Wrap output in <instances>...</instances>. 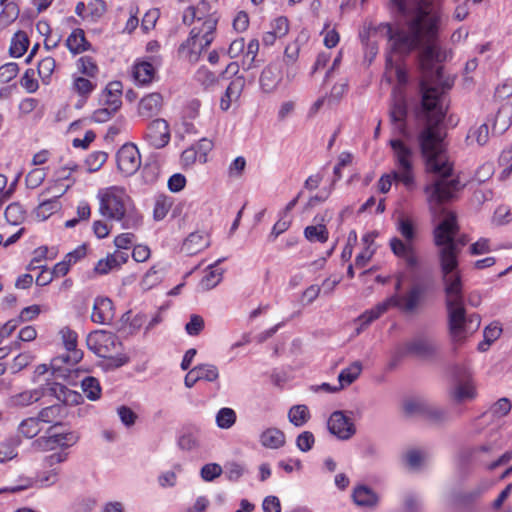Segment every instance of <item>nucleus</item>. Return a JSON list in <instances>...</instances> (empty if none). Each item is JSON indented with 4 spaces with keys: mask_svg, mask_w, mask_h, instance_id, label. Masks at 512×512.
Here are the masks:
<instances>
[{
    "mask_svg": "<svg viewBox=\"0 0 512 512\" xmlns=\"http://www.w3.org/2000/svg\"><path fill=\"white\" fill-rule=\"evenodd\" d=\"M77 69L81 74H84L88 77H96L98 74V66L96 62L93 60L90 56H82L80 57L77 62Z\"/></svg>",
    "mask_w": 512,
    "mask_h": 512,
    "instance_id": "44",
    "label": "nucleus"
},
{
    "mask_svg": "<svg viewBox=\"0 0 512 512\" xmlns=\"http://www.w3.org/2000/svg\"><path fill=\"white\" fill-rule=\"evenodd\" d=\"M96 88V84L87 78L73 76L72 90L83 98H87Z\"/></svg>",
    "mask_w": 512,
    "mask_h": 512,
    "instance_id": "40",
    "label": "nucleus"
},
{
    "mask_svg": "<svg viewBox=\"0 0 512 512\" xmlns=\"http://www.w3.org/2000/svg\"><path fill=\"white\" fill-rule=\"evenodd\" d=\"M425 454L416 449L409 450L405 455V460L409 467L413 469L419 468L424 462Z\"/></svg>",
    "mask_w": 512,
    "mask_h": 512,
    "instance_id": "63",
    "label": "nucleus"
},
{
    "mask_svg": "<svg viewBox=\"0 0 512 512\" xmlns=\"http://www.w3.org/2000/svg\"><path fill=\"white\" fill-rule=\"evenodd\" d=\"M218 16H210L200 25H195L188 39L181 44L179 50L190 62H197L201 53L210 46L215 38Z\"/></svg>",
    "mask_w": 512,
    "mask_h": 512,
    "instance_id": "7",
    "label": "nucleus"
},
{
    "mask_svg": "<svg viewBox=\"0 0 512 512\" xmlns=\"http://www.w3.org/2000/svg\"><path fill=\"white\" fill-rule=\"evenodd\" d=\"M396 228L405 241L394 237L390 240V248L395 256L404 261L408 269L415 270L420 265V259L413 245L416 238L414 223L410 218L401 216L397 220Z\"/></svg>",
    "mask_w": 512,
    "mask_h": 512,
    "instance_id": "6",
    "label": "nucleus"
},
{
    "mask_svg": "<svg viewBox=\"0 0 512 512\" xmlns=\"http://www.w3.org/2000/svg\"><path fill=\"white\" fill-rule=\"evenodd\" d=\"M424 294L425 288L420 284H414L405 294L389 297L357 318L356 321L359 323L357 333L359 334L392 306L398 307L405 313L415 312L421 305Z\"/></svg>",
    "mask_w": 512,
    "mask_h": 512,
    "instance_id": "4",
    "label": "nucleus"
},
{
    "mask_svg": "<svg viewBox=\"0 0 512 512\" xmlns=\"http://www.w3.org/2000/svg\"><path fill=\"white\" fill-rule=\"evenodd\" d=\"M86 344L94 354L108 360L109 368H119L128 362V357L121 353V341L112 332L95 330L88 334Z\"/></svg>",
    "mask_w": 512,
    "mask_h": 512,
    "instance_id": "5",
    "label": "nucleus"
},
{
    "mask_svg": "<svg viewBox=\"0 0 512 512\" xmlns=\"http://www.w3.org/2000/svg\"><path fill=\"white\" fill-rule=\"evenodd\" d=\"M118 170L124 176L135 174L141 166V156L137 146L133 143L124 144L116 154Z\"/></svg>",
    "mask_w": 512,
    "mask_h": 512,
    "instance_id": "12",
    "label": "nucleus"
},
{
    "mask_svg": "<svg viewBox=\"0 0 512 512\" xmlns=\"http://www.w3.org/2000/svg\"><path fill=\"white\" fill-rule=\"evenodd\" d=\"M66 189L60 190L57 189V184L55 183L53 186L48 187L45 191H43L39 198L54 192L53 196L50 199H42L38 207L36 208V216L41 220H46L49 216L56 213L61 208V203L59 198L65 193Z\"/></svg>",
    "mask_w": 512,
    "mask_h": 512,
    "instance_id": "16",
    "label": "nucleus"
},
{
    "mask_svg": "<svg viewBox=\"0 0 512 512\" xmlns=\"http://www.w3.org/2000/svg\"><path fill=\"white\" fill-rule=\"evenodd\" d=\"M362 371V364L360 361H355L347 368L341 370L338 375V381L340 384V388H344L345 386L353 383Z\"/></svg>",
    "mask_w": 512,
    "mask_h": 512,
    "instance_id": "34",
    "label": "nucleus"
},
{
    "mask_svg": "<svg viewBox=\"0 0 512 512\" xmlns=\"http://www.w3.org/2000/svg\"><path fill=\"white\" fill-rule=\"evenodd\" d=\"M52 428L49 430V435L42 436L33 441L32 447L37 451H50L57 447L68 448L75 445L79 440V434L75 431L65 433H51Z\"/></svg>",
    "mask_w": 512,
    "mask_h": 512,
    "instance_id": "11",
    "label": "nucleus"
},
{
    "mask_svg": "<svg viewBox=\"0 0 512 512\" xmlns=\"http://www.w3.org/2000/svg\"><path fill=\"white\" fill-rule=\"evenodd\" d=\"M259 51V41L251 39L245 47L242 65L249 70L256 66L255 61Z\"/></svg>",
    "mask_w": 512,
    "mask_h": 512,
    "instance_id": "42",
    "label": "nucleus"
},
{
    "mask_svg": "<svg viewBox=\"0 0 512 512\" xmlns=\"http://www.w3.org/2000/svg\"><path fill=\"white\" fill-rule=\"evenodd\" d=\"M169 124L165 119L157 118L148 123L145 139L154 148L165 147L170 141Z\"/></svg>",
    "mask_w": 512,
    "mask_h": 512,
    "instance_id": "13",
    "label": "nucleus"
},
{
    "mask_svg": "<svg viewBox=\"0 0 512 512\" xmlns=\"http://www.w3.org/2000/svg\"><path fill=\"white\" fill-rule=\"evenodd\" d=\"M108 154L103 151H96L89 155L87 158V164L90 171L99 170L102 165L107 161Z\"/></svg>",
    "mask_w": 512,
    "mask_h": 512,
    "instance_id": "57",
    "label": "nucleus"
},
{
    "mask_svg": "<svg viewBox=\"0 0 512 512\" xmlns=\"http://www.w3.org/2000/svg\"><path fill=\"white\" fill-rule=\"evenodd\" d=\"M236 420L237 414L235 410L229 407L219 409L215 415L217 427L224 430L232 428L235 425Z\"/></svg>",
    "mask_w": 512,
    "mask_h": 512,
    "instance_id": "35",
    "label": "nucleus"
},
{
    "mask_svg": "<svg viewBox=\"0 0 512 512\" xmlns=\"http://www.w3.org/2000/svg\"><path fill=\"white\" fill-rule=\"evenodd\" d=\"M406 349L417 357L429 358L436 353L438 345L431 336L418 335L406 344Z\"/></svg>",
    "mask_w": 512,
    "mask_h": 512,
    "instance_id": "18",
    "label": "nucleus"
},
{
    "mask_svg": "<svg viewBox=\"0 0 512 512\" xmlns=\"http://www.w3.org/2000/svg\"><path fill=\"white\" fill-rule=\"evenodd\" d=\"M499 162L503 167L501 177H508L512 173V146L501 153Z\"/></svg>",
    "mask_w": 512,
    "mask_h": 512,
    "instance_id": "60",
    "label": "nucleus"
},
{
    "mask_svg": "<svg viewBox=\"0 0 512 512\" xmlns=\"http://www.w3.org/2000/svg\"><path fill=\"white\" fill-rule=\"evenodd\" d=\"M389 145L393 151L395 181L402 183L407 190H413L416 186L414 150L401 139H391Z\"/></svg>",
    "mask_w": 512,
    "mask_h": 512,
    "instance_id": "8",
    "label": "nucleus"
},
{
    "mask_svg": "<svg viewBox=\"0 0 512 512\" xmlns=\"http://www.w3.org/2000/svg\"><path fill=\"white\" fill-rule=\"evenodd\" d=\"M162 106V95L157 92L149 93L139 101L138 114L145 119H150L160 113Z\"/></svg>",
    "mask_w": 512,
    "mask_h": 512,
    "instance_id": "22",
    "label": "nucleus"
},
{
    "mask_svg": "<svg viewBox=\"0 0 512 512\" xmlns=\"http://www.w3.org/2000/svg\"><path fill=\"white\" fill-rule=\"evenodd\" d=\"M56 63L52 57L42 59L38 64V73L42 79H48L55 69Z\"/></svg>",
    "mask_w": 512,
    "mask_h": 512,
    "instance_id": "61",
    "label": "nucleus"
},
{
    "mask_svg": "<svg viewBox=\"0 0 512 512\" xmlns=\"http://www.w3.org/2000/svg\"><path fill=\"white\" fill-rule=\"evenodd\" d=\"M76 396L71 390L67 389L64 385L51 382L47 383L45 387L41 389L26 390L17 393L9 398V405L11 407H26L31 405L43 396H54L59 401H68V396Z\"/></svg>",
    "mask_w": 512,
    "mask_h": 512,
    "instance_id": "9",
    "label": "nucleus"
},
{
    "mask_svg": "<svg viewBox=\"0 0 512 512\" xmlns=\"http://www.w3.org/2000/svg\"><path fill=\"white\" fill-rule=\"evenodd\" d=\"M29 40L25 32H17L11 41L10 54L15 58H19L27 51Z\"/></svg>",
    "mask_w": 512,
    "mask_h": 512,
    "instance_id": "39",
    "label": "nucleus"
},
{
    "mask_svg": "<svg viewBox=\"0 0 512 512\" xmlns=\"http://www.w3.org/2000/svg\"><path fill=\"white\" fill-rule=\"evenodd\" d=\"M493 173V164L490 162H486L476 170L474 174V180L477 181L478 183H484L485 181L491 178Z\"/></svg>",
    "mask_w": 512,
    "mask_h": 512,
    "instance_id": "64",
    "label": "nucleus"
},
{
    "mask_svg": "<svg viewBox=\"0 0 512 512\" xmlns=\"http://www.w3.org/2000/svg\"><path fill=\"white\" fill-rule=\"evenodd\" d=\"M21 444L19 437L7 439L0 447V463L12 460L17 456V448Z\"/></svg>",
    "mask_w": 512,
    "mask_h": 512,
    "instance_id": "38",
    "label": "nucleus"
},
{
    "mask_svg": "<svg viewBox=\"0 0 512 512\" xmlns=\"http://www.w3.org/2000/svg\"><path fill=\"white\" fill-rule=\"evenodd\" d=\"M210 16H217L211 11L209 3L205 0L200 1L196 6H189L183 13V23L186 25H200Z\"/></svg>",
    "mask_w": 512,
    "mask_h": 512,
    "instance_id": "21",
    "label": "nucleus"
},
{
    "mask_svg": "<svg viewBox=\"0 0 512 512\" xmlns=\"http://www.w3.org/2000/svg\"><path fill=\"white\" fill-rule=\"evenodd\" d=\"M245 473V468L243 465L230 462L225 465V476L229 481H238Z\"/></svg>",
    "mask_w": 512,
    "mask_h": 512,
    "instance_id": "56",
    "label": "nucleus"
},
{
    "mask_svg": "<svg viewBox=\"0 0 512 512\" xmlns=\"http://www.w3.org/2000/svg\"><path fill=\"white\" fill-rule=\"evenodd\" d=\"M199 381L215 382L219 378L218 368L213 364H200L194 367Z\"/></svg>",
    "mask_w": 512,
    "mask_h": 512,
    "instance_id": "46",
    "label": "nucleus"
},
{
    "mask_svg": "<svg viewBox=\"0 0 512 512\" xmlns=\"http://www.w3.org/2000/svg\"><path fill=\"white\" fill-rule=\"evenodd\" d=\"M99 213L110 220L121 223L123 229H137L142 224V215L135 208L131 197L122 186H110L98 191Z\"/></svg>",
    "mask_w": 512,
    "mask_h": 512,
    "instance_id": "3",
    "label": "nucleus"
},
{
    "mask_svg": "<svg viewBox=\"0 0 512 512\" xmlns=\"http://www.w3.org/2000/svg\"><path fill=\"white\" fill-rule=\"evenodd\" d=\"M87 10L89 12L88 17H90L92 21H97L105 14L107 6L103 0H91L87 4Z\"/></svg>",
    "mask_w": 512,
    "mask_h": 512,
    "instance_id": "53",
    "label": "nucleus"
},
{
    "mask_svg": "<svg viewBox=\"0 0 512 512\" xmlns=\"http://www.w3.org/2000/svg\"><path fill=\"white\" fill-rule=\"evenodd\" d=\"M352 497L355 504L362 507H374L378 502V496L375 492L365 485L357 486Z\"/></svg>",
    "mask_w": 512,
    "mask_h": 512,
    "instance_id": "29",
    "label": "nucleus"
},
{
    "mask_svg": "<svg viewBox=\"0 0 512 512\" xmlns=\"http://www.w3.org/2000/svg\"><path fill=\"white\" fill-rule=\"evenodd\" d=\"M260 444L267 449H280L286 443L285 433L276 427L264 429L259 435Z\"/></svg>",
    "mask_w": 512,
    "mask_h": 512,
    "instance_id": "24",
    "label": "nucleus"
},
{
    "mask_svg": "<svg viewBox=\"0 0 512 512\" xmlns=\"http://www.w3.org/2000/svg\"><path fill=\"white\" fill-rule=\"evenodd\" d=\"M245 87V79L244 77H236L231 83L228 85L225 93L226 97L234 100H238L242 94V91Z\"/></svg>",
    "mask_w": 512,
    "mask_h": 512,
    "instance_id": "51",
    "label": "nucleus"
},
{
    "mask_svg": "<svg viewBox=\"0 0 512 512\" xmlns=\"http://www.w3.org/2000/svg\"><path fill=\"white\" fill-rule=\"evenodd\" d=\"M304 235L309 241H318L324 243L328 239V231L323 224L307 226Z\"/></svg>",
    "mask_w": 512,
    "mask_h": 512,
    "instance_id": "45",
    "label": "nucleus"
},
{
    "mask_svg": "<svg viewBox=\"0 0 512 512\" xmlns=\"http://www.w3.org/2000/svg\"><path fill=\"white\" fill-rule=\"evenodd\" d=\"M204 319L202 316L193 314L190 316L189 322L185 325V331L190 336H197L204 329Z\"/></svg>",
    "mask_w": 512,
    "mask_h": 512,
    "instance_id": "55",
    "label": "nucleus"
},
{
    "mask_svg": "<svg viewBox=\"0 0 512 512\" xmlns=\"http://www.w3.org/2000/svg\"><path fill=\"white\" fill-rule=\"evenodd\" d=\"M407 115V105L405 99L399 95L395 96L390 108V119L395 124L400 133L404 134L406 130L405 119Z\"/></svg>",
    "mask_w": 512,
    "mask_h": 512,
    "instance_id": "25",
    "label": "nucleus"
},
{
    "mask_svg": "<svg viewBox=\"0 0 512 512\" xmlns=\"http://www.w3.org/2000/svg\"><path fill=\"white\" fill-rule=\"evenodd\" d=\"M159 15H160V12L156 8L148 10L142 18V22H141L142 30L147 33L151 29H153L155 27V24H156L158 18H159Z\"/></svg>",
    "mask_w": 512,
    "mask_h": 512,
    "instance_id": "58",
    "label": "nucleus"
},
{
    "mask_svg": "<svg viewBox=\"0 0 512 512\" xmlns=\"http://www.w3.org/2000/svg\"><path fill=\"white\" fill-rule=\"evenodd\" d=\"M497 250L496 247L490 245V241L487 238H480L478 241L470 246V253L472 255L486 254L491 251Z\"/></svg>",
    "mask_w": 512,
    "mask_h": 512,
    "instance_id": "59",
    "label": "nucleus"
},
{
    "mask_svg": "<svg viewBox=\"0 0 512 512\" xmlns=\"http://www.w3.org/2000/svg\"><path fill=\"white\" fill-rule=\"evenodd\" d=\"M115 312L112 301L107 297H97L94 300L91 320L97 324H109Z\"/></svg>",
    "mask_w": 512,
    "mask_h": 512,
    "instance_id": "20",
    "label": "nucleus"
},
{
    "mask_svg": "<svg viewBox=\"0 0 512 512\" xmlns=\"http://www.w3.org/2000/svg\"><path fill=\"white\" fill-rule=\"evenodd\" d=\"M452 398L458 402H466L475 399L477 391L472 381H459L451 392Z\"/></svg>",
    "mask_w": 512,
    "mask_h": 512,
    "instance_id": "28",
    "label": "nucleus"
},
{
    "mask_svg": "<svg viewBox=\"0 0 512 512\" xmlns=\"http://www.w3.org/2000/svg\"><path fill=\"white\" fill-rule=\"evenodd\" d=\"M424 419L432 425L442 426L452 420L448 409L428 404Z\"/></svg>",
    "mask_w": 512,
    "mask_h": 512,
    "instance_id": "30",
    "label": "nucleus"
},
{
    "mask_svg": "<svg viewBox=\"0 0 512 512\" xmlns=\"http://www.w3.org/2000/svg\"><path fill=\"white\" fill-rule=\"evenodd\" d=\"M510 111L507 109H499L494 123V128L499 132H504L510 125Z\"/></svg>",
    "mask_w": 512,
    "mask_h": 512,
    "instance_id": "62",
    "label": "nucleus"
},
{
    "mask_svg": "<svg viewBox=\"0 0 512 512\" xmlns=\"http://www.w3.org/2000/svg\"><path fill=\"white\" fill-rule=\"evenodd\" d=\"M511 408L512 404L508 398L503 397L498 399L490 406L486 412H484L479 418L473 421L472 425L474 432L479 433L480 429L478 426L482 424V422H485L488 418L500 419L506 416L511 411Z\"/></svg>",
    "mask_w": 512,
    "mask_h": 512,
    "instance_id": "19",
    "label": "nucleus"
},
{
    "mask_svg": "<svg viewBox=\"0 0 512 512\" xmlns=\"http://www.w3.org/2000/svg\"><path fill=\"white\" fill-rule=\"evenodd\" d=\"M442 212L444 218L434 229V241L441 247L439 256L450 335L453 342H461L478 330L481 320L478 314L466 315L463 284L457 270L458 248L454 239L458 232L456 215Z\"/></svg>",
    "mask_w": 512,
    "mask_h": 512,
    "instance_id": "2",
    "label": "nucleus"
},
{
    "mask_svg": "<svg viewBox=\"0 0 512 512\" xmlns=\"http://www.w3.org/2000/svg\"><path fill=\"white\" fill-rule=\"evenodd\" d=\"M81 388L84 395L91 401H96L101 397V386L95 377L87 376L81 381Z\"/></svg>",
    "mask_w": 512,
    "mask_h": 512,
    "instance_id": "37",
    "label": "nucleus"
},
{
    "mask_svg": "<svg viewBox=\"0 0 512 512\" xmlns=\"http://www.w3.org/2000/svg\"><path fill=\"white\" fill-rule=\"evenodd\" d=\"M223 472L222 467L217 463L205 464L200 470V476L205 482H211L218 478Z\"/></svg>",
    "mask_w": 512,
    "mask_h": 512,
    "instance_id": "48",
    "label": "nucleus"
},
{
    "mask_svg": "<svg viewBox=\"0 0 512 512\" xmlns=\"http://www.w3.org/2000/svg\"><path fill=\"white\" fill-rule=\"evenodd\" d=\"M66 47L73 54H80L90 49V43L86 40L82 29H74L66 39Z\"/></svg>",
    "mask_w": 512,
    "mask_h": 512,
    "instance_id": "27",
    "label": "nucleus"
},
{
    "mask_svg": "<svg viewBox=\"0 0 512 512\" xmlns=\"http://www.w3.org/2000/svg\"><path fill=\"white\" fill-rule=\"evenodd\" d=\"M128 260V254L122 251H115L112 254L107 255L106 258L100 259L95 267L94 271L97 274L105 275L109 272L119 269Z\"/></svg>",
    "mask_w": 512,
    "mask_h": 512,
    "instance_id": "23",
    "label": "nucleus"
},
{
    "mask_svg": "<svg viewBox=\"0 0 512 512\" xmlns=\"http://www.w3.org/2000/svg\"><path fill=\"white\" fill-rule=\"evenodd\" d=\"M428 402L421 398H408L403 403L404 412L409 416H421L424 418Z\"/></svg>",
    "mask_w": 512,
    "mask_h": 512,
    "instance_id": "36",
    "label": "nucleus"
},
{
    "mask_svg": "<svg viewBox=\"0 0 512 512\" xmlns=\"http://www.w3.org/2000/svg\"><path fill=\"white\" fill-rule=\"evenodd\" d=\"M315 444V437L310 431H303L296 437V446L302 452L310 451Z\"/></svg>",
    "mask_w": 512,
    "mask_h": 512,
    "instance_id": "54",
    "label": "nucleus"
},
{
    "mask_svg": "<svg viewBox=\"0 0 512 512\" xmlns=\"http://www.w3.org/2000/svg\"><path fill=\"white\" fill-rule=\"evenodd\" d=\"M208 236L204 232H193L184 240L182 251L187 255H195L209 246Z\"/></svg>",
    "mask_w": 512,
    "mask_h": 512,
    "instance_id": "26",
    "label": "nucleus"
},
{
    "mask_svg": "<svg viewBox=\"0 0 512 512\" xmlns=\"http://www.w3.org/2000/svg\"><path fill=\"white\" fill-rule=\"evenodd\" d=\"M489 140V127L487 123L472 126L466 136V143L469 146H484Z\"/></svg>",
    "mask_w": 512,
    "mask_h": 512,
    "instance_id": "31",
    "label": "nucleus"
},
{
    "mask_svg": "<svg viewBox=\"0 0 512 512\" xmlns=\"http://www.w3.org/2000/svg\"><path fill=\"white\" fill-rule=\"evenodd\" d=\"M502 333V328L499 323L493 322L484 329V341L479 343L478 349L480 351H486L487 348L497 340Z\"/></svg>",
    "mask_w": 512,
    "mask_h": 512,
    "instance_id": "41",
    "label": "nucleus"
},
{
    "mask_svg": "<svg viewBox=\"0 0 512 512\" xmlns=\"http://www.w3.org/2000/svg\"><path fill=\"white\" fill-rule=\"evenodd\" d=\"M161 65L160 56L137 60L132 66V77L138 85H148L154 79L156 68Z\"/></svg>",
    "mask_w": 512,
    "mask_h": 512,
    "instance_id": "15",
    "label": "nucleus"
},
{
    "mask_svg": "<svg viewBox=\"0 0 512 512\" xmlns=\"http://www.w3.org/2000/svg\"><path fill=\"white\" fill-rule=\"evenodd\" d=\"M388 7L392 13L404 19L406 29H394L389 23H381L377 27V31L388 40L384 73L386 81L391 83L395 77L399 86H404L408 82V75L402 59L420 50L424 70L420 89L427 123L417 139L426 171L439 177L424 189L430 209L436 213L441 204L450 200L461 188L458 179L450 178L452 164L439 127L445 116L441 95L451 87L449 79L443 80L442 67L438 66L433 71L434 63L447 58V52L438 41L440 13L432 0H388Z\"/></svg>",
    "mask_w": 512,
    "mask_h": 512,
    "instance_id": "1",
    "label": "nucleus"
},
{
    "mask_svg": "<svg viewBox=\"0 0 512 512\" xmlns=\"http://www.w3.org/2000/svg\"><path fill=\"white\" fill-rule=\"evenodd\" d=\"M60 335L66 349V353L55 357L51 366L54 370H60L63 363L73 366L82 359V352L77 349V333L68 327L60 330Z\"/></svg>",
    "mask_w": 512,
    "mask_h": 512,
    "instance_id": "10",
    "label": "nucleus"
},
{
    "mask_svg": "<svg viewBox=\"0 0 512 512\" xmlns=\"http://www.w3.org/2000/svg\"><path fill=\"white\" fill-rule=\"evenodd\" d=\"M46 178V172L44 169L35 168L32 169L26 176L25 182L29 189H35L39 187Z\"/></svg>",
    "mask_w": 512,
    "mask_h": 512,
    "instance_id": "49",
    "label": "nucleus"
},
{
    "mask_svg": "<svg viewBox=\"0 0 512 512\" xmlns=\"http://www.w3.org/2000/svg\"><path fill=\"white\" fill-rule=\"evenodd\" d=\"M60 469L52 468L50 470L44 471L37 476V482L41 487H50L57 483L59 480Z\"/></svg>",
    "mask_w": 512,
    "mask_h": 512,
    "instance_id": "52",
    "label": "nucleus"
},
{
    "mask_svg": "<svg viewBox=\"0 0 512 512\" xmlns=\"http://www.w3.org/2000/svg\"><path fill=\"white\" fill-rule=\"evenodd\" d=\"M39 423L37 418H27L20 423L19 432L26 438H33L41 431Z\"/></svg>",
    "mask_w": 512,
    "mask_h": 512,
    "instance_id": "47",
    "label": "nucleus"
},
{
    "mask_svg": "<svg viewBox=\"0 0 512 512\" xmlns=\"http://www.w3.org/2000/svg\"><path fill=\"white\" fill-rule=\"evenodd\" d=\"M61 410H62V406H60V405L48 406L46 408H43L39 412L37 419L40 422L52 423L60 416Z\"/></svg>",
    "mask_w": 512,
    "mask_h": 512,
    "instance_id": "50",
    "label": "nucleus"
},
{
    "mask_svg": "<svg viewBox=\"0 0 512 512\" xmlns=\"http://www.w3.org/2000/svg\"><path fill=\"white\" fill-rule=\"evenodd\" d=\"M5 218L12 225H19L25 218V210L19 203H11L5 209Z\"/></svg>",
    "mask_w": 512,
    "mask_h": 512,
    "instance_id": "43",
    "label": "nucleus"
},
{
    "mask_svg": "<svg viewBox=\"0 0 512 512\" xmlns=\"http://www.w3.org/2000/svg\"><path fill=\"white\" fill-rule=\"evenodd\" d=\"M310 418V411L304 404L293 405L288 411V420L295 427L304 426Z\"/></svg>",
    "mask_w": 512,
    "mask_h": 512,
    "instance_id": "32",
    "label": "nucleus"
},
{
    "mask_svg": "<svg viewBox=\"0 0 512 512\" xmlns=\"http://www.w3.org/2000/svg\"><path fill=\"white\" fill-rule=\"evenodd\" d=\"M282 81V65L280 62L268 64L259 77L260 88L264 93L274 92Z\"/></svg>",
    "mask_w": 512,
    "mask_h": 512,
    "instance_id": "17",
    "label": "nucleus"
},
{
    "mask_svg": "<svg viewBox=\"0 0 512 512\" xmlns=\"http://www.w3.org/2000/svg\"><path fill=\"white\" fill-rule=\"evenodd\" d=\"M327 428L332 435L340 440H348L356 433L354 423L342 411H334L330 415Z\"/></svg>",
    "mask_w": 512,
    "mask_h": 512,
    "instance_id": "14",
    "label": "nucleus"
},
{
    "mask_svg": "<svg viewBox=\"0 0 512 512\" xmlns=\"http://www.w3.org/2000/svg\"><path fill=\"white\" fill-rule=\"evenodd\" d=\"M223 259H218L215 263L208 266L209 272L202 278L200 286L203 290H211L216 287L222 280L223 271L214 269Z\"/></svg>",
    "mask_w": 512,
    "mask_h": 512,
    "instance_id": "33",
    "label": "nucleus"
}]
</instances>
